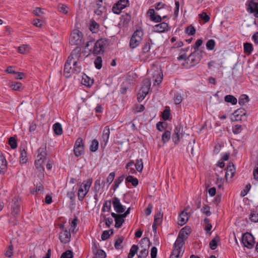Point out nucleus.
I'll list each match as a JSON object with an SVG mask.
<instances>
[{
	"label": "nucleus",
	"mask_w": 258,
	"mask_h": 258,
	"mask_svg": "<svg viewBox=\"0 0 258 258\" xmlns=\"http://www.w3.org/2000/svg\"><path fill=\"white\" fill-rule=\"evenodd\" d=\"M60 258H73V252L71 250H67L62 253Z\"/></svg>",
	"instance_id": "54"
},
{
	"label": "nucleus",
	"mask_w": 258,
	"mask_h": 258,
	"mask_svg": "<svg viewBox=\"0 0 258 258\" xmlns=\"http://www.w3.org/2000/svg\"><path fill=\"white\" fill-rule=\"evenodd\" d=\"M184 132L183 127L181 126H177L174 130V132L172 136V139L175 144H178L180 141V139L183 137Z\"/></svg>",
	"instance_id": "12"
},
{
	"label": "nucleus",
	"mask_w": 258,
	"mask_h": 258,
	"mask_svg": "<svg viewBox=\"0 0 258 258\" xmlns=\"http://www.w3.org/2000/svg\"><path fill=\"white\" fill-rule=\"evenodd\" d=\"M10 87L12 90L15 91H20L23 89V85L20 82H12L10 84Z\"/></svg>",
	"instance_id": "33"
},
{
	"label": "nucleus",
	"mask_w": 258,
	"mask_h": 258,
	"mask_svg": "<svg viewBox=\"0 0 258 258\" xmlns=\"http://www.w3.org/2000/svg\"><path fill=\"white\" fill-rule=\"evenodd\" d=\"M169 30L168 24L165 22L160 23L153 27V31L158 33H163Z\"/></svg>",
	"instance_id": "17"
},
{
	"label": "nucleus",
	"mask_w": 258,
	"mask_h": 258,
	"mask_svg": "<svg viewBox=\"0 0 258 258\" xmlns=\"http://www.w3.org/2000/svg\"><path fill=\"white\" fill-rule=\"evenodd\" d=\"M241 242L244 246L249 249L252 248L255 243L254 238L253 235L248 232L243 234L241 238Z\"/></svg>",
	"instance_id": "9"
},
{
	"label": "nucleus",
	"mask_w": 258,
	"mask_h": 258,
	"mask_svg": "<svg viewBox=\"0 0 258 258\" xmlns=\"http://www.w3.org/2000/svg\"><path fill=\"white\" fill-rule=\"evenodd\" d=\"M250 188H251L250 184V183L247 184L245 186V188L243 190L241 191V192L240 193L241 197H243L245 195H246L248 193V192L249 191V190H250Z\"/></svg>",
	"instance_id": "63"
},
{
	"label": "nucleus",
	"mask_w": 258,
	"mask_h": 258,
	"mask_svg": "<svg viewBox=\"0 0 258 258\" xmlns=\"http://www.w3.org/2000/svg\"><path fill=\"white\" fill-rule=\"evenodd\" d=\"M109 135L110 128L108 126H106L104 127L101 138V141L103 143H104V146H106L108 143Z\"/></svg>",
	"instance_id": "27"
},
{
	"label": "nucleus",
	"mask_w": 258,
	"mask_h": 258,
	"mask_svg": "<svg viewBox=\"0 0 258 258\" xmlns=\"http://www.w3.org/2000/svg\"><path fill=\"white\" fill-rule=\"evenodd\" d=\"M171 138V133L169 131H166L162 135V141L165 144L168 142Z\"/></svg>",
	"instance_id": "43"
},
{
	"label": "nucleus",
	"mask_w": 258,
	"mask_h": 258,
	"mask_svg": "<svg viewBox=\"0 0 258 258\" xmlns=\"http://www.w3.org/2000/svg\"><path fill=\"white\" fill-rule=\"evenodd\" d=\"M73 63L71 62H69L68 60L65 63L64 66V70L63 73L64 75L66 78H69L71 76V74L72 73H76L75 72V70H74V67L72 68V66Z\"/></svg>",
	"instance_id": "21"
},
{
	"label": "nucleus",
	"mask_w": 258,
	"mask_h": 258,
	"mask_svg": "<svg viewBox=\"0 0 258 258\" xmlns=\"http://www.w3.org/2000/svg\"><path fill=\"white\" fill-rule=\"evenodd\" d=\"M38 155L36 160L44 162L46 159L47 150L46 146L40 147L37 151Z\"/></svg>",
	"instance_id": "18"
},
{
	"label": "nucleus",
	"mask_w": 258,
	"mask_h": 258,
	"mask_svg": "<svg viewBox=\"0 0 258 258\" xmlns=\"http://www.w3.org/2000/svg\"><path fill=\"white\" fill-rule=\"evenodd\" d=\"M215 46V41L213 39L209 40L206 43L207 48L210 50H212L214 49Z\"/></svg>",
	"instance_id": "52"
},
{
	"label": "nucleus",
	"mask_w": 258,
	"mask_h": 258,
	"mask_svg": "<svg viewBox=\"0 0 258 258\" xmlns=\"http://www.w3.org/2000/svg\"><path fill=\"white\" fill-rule=\"evenodd\" d=\"M188 208H186L178 216V222L179 225L182 226L185 224L188 220L189 217L187 211Z\"/></svg>",
	"instance_id": "20"
},
{
	"label": "nucleus",
	"mask_w": 258,
	"mask_h": 258,
	"mask_svg": "<svg viewBox=\"0 0 258 258\" xmlns=\"http://www.w3.org/2000/svg\"><path fill=\"white\" fill-rule=\"evenodd\" d=\"M249 101L248 96L246 94L241 95L238 100V103L240 105H244Z\"/></svg>",
	"instance_id": "39"
},
{
	"label": "nucleus",
	"mask_w": 258,
	"mask_h": 258,
	"mask_svg": "<svg viewBox=\"0 0 258 258\" xmlns=\"http://www.w3.org/2000/svg\"><path fill=\"white\" fill-rule=\"evenodd\" d=\"M81 57V49L80 47H76L68 57L67 60L73 63L74 70L76 74H79L81 71L80 66H78V62Z\"/></svg>",
	"instance_id": "1"
},
{
	"label": "nucleus",
	"mask_w": 258,
	"mask_h": 258,
	"mask_svg": "<svg viewBox=\"0 0 258 258\" xmlns=\"http://www.w3.org/2000/svg\"><path fill=\"white\" fill-rule=\"evenodd\" d=\"M124 178L123 175L120 176L118 177L117 179H116L112 185V189L114 190H115L118 187L120 183L123 181Z\"/></svg>",
	"instance_id": "44"
},
{
	"label": "nucleus",
	"mask_w": 258,
	"mask_h": 258,
	"mask_svg": "<svg viewBox=\"0 0 258 258\" xmlns=\"http://www.w3.org/2000/svg\"><path fill=\"white\" fill-rule=\"evenodd\" d=\"M9 144L13 149H15L17 147V141L14 137H11L9 138Z\"/></svg>",
	"instance_id": "51"
},
{
	"label": "nucleus",
	"mask_w": 258,
	"mask_h": 258,
	"mask_svg": "<svg viewBox=\"0 0 258 258\" xmlns=\"http://www.w3.org/2000/svg\"><path fill=\"white\" fill-rule=\"evenodd\" d=\"M112 203L114 209L117 213H121L125 211V207L121 204L120 200L118 198L114 197L112 199Z\"/></svg>",
	"instance_id": "14"
},
{
	"label": "nucleus",
	"mask_w": 258,
	"mask_h": 258,
	"mask_svg": "<svg viewBox=\"0 0 258 258\" xmlns=\"http://www.w3.org/2000/svg\"><path fill=\"white\" fill-rule=\"evenodd\" d=\"M246 9L248 12L258 18V0L250 1Z\"/></svg>",
	"instance_id": "13"
},
{
	"label": "nucleus",
	"mask_w": 258,
	"mask_h": 258,
	"mask_svg": "<svg viewBox=\"0 0 258 258\" xmlns=\"http://www.w3.org/2000/svg\"><path fill=\"white\" fill-rule=\"evenodd\" d=\"M220 241V238L219 236L216 235L213 239L210 242L209 246L212 250L215 249Z\"/></svg>",
	"instance_id": "31"
},
{
	"label": "nucleus",
	"mask_w": 258,
	"mask_h": 258,
	"mask_svg": "<svg viewBox=\"0 0 258 258\" xmlns=\"http://www.w3.org/2000/svg\"><path fill=\"white\" fill-rule=\"evenodd\" d=\"M115 227L119 228L124 222V218L120 214L115 219Z\"/></svg>",
	"instance_id": "36"
},
{
	"label": "nucleus",
	"mask_w": 258,
	"mask_h": 258,
	"mask_svg": "<svg viewBox=\"0 0 258 258\" xmlns=\"http://www.w3.org/2000/svg\"><path fill=\"white\" fill-rule=\"evenodd\" d=\"M41 181H39V182H36L34 185L35 186V191H37L38 193L39 192H43L44 190V186L43 185V184L42 183V180H40Z\"/></svg>",
	"instance_id": "48"
},
{
	"label": "nucleus",
	"mask_w": 258,
	"mask_h": 258,
	"mask_svg": "<svg viewBox=\"0 0 258 258\" xmlns=\"http://www.w3.org/2000/svg\"><path fill=\"white\" fill-rule=\"evenodd\" d=\"M182 246L176 244V242H175L174 248L169 258H178L180 255Z\"/></svg>",
	"instance_id": "23"
},
{
	"label": "nucleus",
	"mask_w": 258,
	"mask_h": 258,
	"mask_svg": "<svg viewBox=\"0 0 258 258\" xmlns=\"http://www.w3.org/2000/svg\"><path fill=\"white\" fill-rule=\"evenodd\" d=\"M20 156L19 158L20 163L21 164H25L28 161V156L27 152L24 148H20Z\"/></svg>",
	"instance_id": "29"
},
{
	"label": "nucleus",
	"mask_w": 258,
	"mask_h": 258,
	"mask_svg": "<svg viewBox=\"0 0 258 258\" xmlns=\"http://www.w3.org/2000/svg\"><path fill=\"white\" fill-rule=\"evenodd\" d=\"M30 46L27 44L22 45L18 47L19 52L22 54H26L29 52Z\"/></svg>",
	"instance_id": "38"
},
{
	"label": "nucleus",
	"mask_w": 258,
	"mask_h": 258,
	"mask_svg": "<svg viewBox=\"0 0 258 258\" xmlns=\"http://www.w3.org/2000/svg\"><path fill=\"white\" fill-rule=\"evenodd\" d=\"M166 125L165 122L159 121L156 124V127L159 131L162 132L165 128Z\"/></svg>",
	"instance_id": "60"
},
{
	"label": "nucleus",
	"mask_w": 258,
	"mask_h": 258,
	"mask_svg": "<svg viewBox=\"0 0 258 258\" xmlns=\"http://www.w3.org/2000/svg\"><path fill=\"white\" fill-rule=\"evenodd\" d=\"M92 183V179H88L83 182L78 192V200L82 201L89 191Z\"/></svg>",
	"instance_id": "2"
},
{
	"label": "nucleus",
	"mask_w": 258,
	"mask_h": 258,
	"mask_svg": "<svg viewBox=\"0 0 258 258\" xmlns=\"http://www.w3.org/2000/svg\"><path fill=\"white\" fill-rule=\"evenodd\" d=\"M250 220L253 222H258V212H251L250 216Z\"/></svg>",
	"instance_id": "61"
},
{
	"label": "nucleus",
	"mask_w": 258,
	"mask_h": 258,
	"mask_svg": "<svg viewBox=\"0 0 258 258\" xmlns=\"http://www.w3.org/2000/svg\"><path fill=\"white\" fill-rule=\"evenodd\" d=\"M106 44L107 40L106 39H99L94 43L93 48L90 49V51L94 55L102 54Z\"/></svg>",
	"instance_id": "5"
},
{
	"label": "nucleus",
	"mask_w": 258,
	"mask_h": 258,
	"mask_svg": "<svg viewBox=\"0 0 258 258\" xmlns=\"http://www.w3.org/2000/svg\"><path fill=\"white\" fill-rule=\"evenodd\" d=\"M130 6L128 0H119L112 8V12L116 14H119L121 10Z\"/></svg>",
	"instance_id": "10"
},
{
	"label": "nucleus",
	"mask_w": 258,
	"mask_h": 258,
	"mask_svg": "<svg viewBox=\"0 0 258 258\" xmlns=\"http://www.w3.org/2000/svg\"><path fill=\"white\" fill-rule=\"evenodd\" d=\"M125 180L127 182L132 183V185L135 187L138 185V179L131 175L127 176Z\"/></svg>",
	"instance_id": "42"
},
{
	"label": "nucleus",
	"mask_w": 258,
	"mask_h": 258,
	"mask_svg": "<svg viewBox=\"0 0 258 258\" xmlns=\"http://www.w3.org/2000/svg\"><path fill=\"white\" fill-rule=\"evenodd\" d=\"M20 212V204L19 202V198L18 197H14L12 200V212L11 214L13 216H16Z\"/></svg>",
	"instance_id": "15"
},
{
	"label": "nucleus",
	"mask_w": 258,
	"mask_h": 258,
	"mask_svg": "<svg viewBox=\"0 0 258 258\" xmlns=\"http://www.w3.org/2000/svg\"><path fill=\"white\" fill-rule=\"evenodd\" d=\"M202 57L201 51L195 50L193 52L191 53L187 58L188 61L190 62V66H188L187 62H186V66L185 67L188 69L195 66L200 62Z\"/></svg>",
	"instance_id": "6"
},
{
	"label": "nucleus",
	"mask_w": 258,
	"mask_h": 258,
	"mask_svg": "<svg viewBox=\"0 0 258 258\" xmlns=\"http://www.w3.org/2000/svg\"><path fill=\"white\" fill-rule=\"evenodd\" d=\"M191 233V229L188 227L185 226L182 228L179 231L178 237L176 239L175 242L176 244L183 245L184 241L187 238L188 236Z\"/></svg>",
	"instance_id": "8"
},
{
	"label": "nucleus",
	"mask_w": 258,
	"mask_h": 258,
	"mask_svg": "<svg viewBox=\"0 0 258 258\" xmlns=\"http://www.w3.org/2000/svg\"><path fill=\"white\" fill-rule=\"evenodd\" d=\"M141 250L138 255L139 258H146L149 253V248L151 245V243L149 238H144L141 240L139 243Z\"/></svg>",
	"instance_id": "4"
},
{
	"label": "nucleus",
	"mask_w": 258,
	"mask_h": 258,
	"mask_svg": "<svg viewBox=\"0 0 258 258\" xmlns=\"http://www.w3.org/2000/svg\"><path fill=\"white\" fill-rule=\"evenodd\" d=\"M170 114V113L169 108H167V107H166V108L162 112V117L163 119L164 120L168 119L169 118Z\"/></svg>",
	"instance_id": "55"
},
{
	"label": "nucleus",
	"mask_w": 258,
	"mask_h": 258,
	"mask_svg": "<svg viewBox=\"0 0 258 258\" xmlns=\"http://www.w3.org/2000/svg\"><path fill=\"white\" fill-rule=\"evenodd\" d=\"M82 84L87 87H91L94 83V80L91 79L87 75H84L82 77Z\"/></svg>",
	"instance_id": "34"
},
{
	"label": "nucleus",
	"mask_w": 258,
	"mask_h": 258,
	"mask_svg": "<svg viewBox=\"0 0 258 258\" xmlns=\"http://www.w3.org/2000/svg\"><path fill=\"white\" fill-rule=\"evenodd\" d=\"M102 59L101 56H98L94 60V64L95 68L98 70L100 69L102 67Z\"/></svg>",
	"instance_id": "50"
},
{
	"label": "nucleus",
	"mask_w": 258,
	"mask_h": 258,
	"mask_svg": "<svg viewBox=\"0 0 258 258\" xmlns=\"http://www.w3.org/2000/svg\"><path fill=\"white\" fill-rule=\"evenodd\" d=\"M123 241V238L122 237L117 238L114 243V247L116 249H120L122 248L121 244Z\"/></svg>",
	"instance_id": "56"
},
{
	"label": "nucleus",
	"mask_w": 258,
	"mask_h": 258,
	"mask_svg": "<svg viewBox=\"0 0 258 258\" xmlns=\"http://www.w3.org/2000/svg\"><path fill=\"white\" fill-rule=\"evenodd\" d=\"M185 31L188 35H192L196 33V29L194 26L190 25L186 28Z\"/></svg>",
	"instance_id": "64"
},
{
	"label": "nucleus",
	"mask_w": 258,
	"mask_h": 258,
	"mask_svg": "<svg viewBox=\"0 0 258 258\" xmlns=\"http://www.w3.org/2000/svg\"><path fill=\"white\" fill-rule=\"evenodd\" d=\"M150 42L153 44L151 39L149 38L148 40L146 41L142 47V52L147 54V57H149L150 54L151 49Z\"/></svg>",
	"instance_id": "28"
},
{
	"label": "nucleus",
	"mask_w": 258,
	"mask_h": 258,
	"mask_svg": "<svg viewBox=\"0 0 258 258\" xmlns=\"http://www.w3.org/2000/svg\"><path fill=\"white\" fill-rule=\"evenodd\" d=\"M7 162L2 153L0 152V174H4L7 170Z\"/></svg>",
	"instance_id": "22"
},
{
	"label": "nucleus",
	"mask_w": 258,
	"mask_h": 258,
	"mask_svg": "<svg viewBox=\"0 0 258 258\" xmlns=\"http://www.w3.org/2000/svg\"><path fill=\"white\" fill-rule=\"evenodd\" d=\"M52 128L54 134L57 136L61 135L63 133L61 125L59 122L55 123L53 125Z\"/></svg>",
	"instance_id": "32"
},
{
	"label": "nucleus",
	"mask_w": 258,
	"mask_h": 258,
	"mask_svg": "<svg viewBox=\"0 0 258 258\" xmlns=\"http://www.w3.org/2000/svg\"><path fill=\"white\" fill-rule=\"evenodd\" d=\"M58 10L60 13L64 14H66L68 13V7L63 4L58 5Z\"/></svg>",
	"instance_id": "62"
},
{
	"label": "nucleus",
	"mask_w": 258,
	"mask_h": 258,
	"mask_svg": "<svg viewBox=\"0 0 258 258\" xmlns=\"http://www.w3.org/2000/svg\"><path fill=\"white\" fill-rule=\"evenodd\" d=\"M139 249V247L138 245L134 244L131 247L130 252L128 254L127 257L128 258H133L134 255L137 253L138 250Z\"/></svg>",
	"instance_id": "40"
},
{
	"label": "nucleus",
	"mask_w": 258,
	"mask_h": 258,
	"mask_svg": "<svg viewBox=\"0 0 258 258\" xmlns=\"http://www.w3.org/2000/svg\"><path fill=\"white\" fill-rule=\"evenodd\" d=\"M98 141L96 139L93 140L90 147V151L92 152L96 151L98 148Z\"/></svg>",
	"instance_id": "49"
},
{
	"label": "nucleus",
	"mask_w": 258,
	"mask_h": 258,
	"mask_svg": "<svg viewBox=\"0 0 258 258\" xmlns=\"http://www.w3.org/2000/svg\"><path fill=\"white\" fill-rule=\"evenodd\" d=\"M71 234L70 231L64 230L60 233L59 239L61 242L66 244L70 242Z\"/></svg>",
	"instance_id": "19"
},
{
	"label": "nucleus",
	"mask_w": 258,
	"mask_h": 258,
	"mask_svg": "<svg viewBox=\"0 0 258 258\" xmlns=\"http://www.w3.org/2000/svg\"><path fill=\"white\" fill-rule=\"evenodd\" d=\"M43 162L39 160H35V166L37 170V176L40 180H42L44 177V168L43 165Z\"/></svg>",
	"instance_id": "16"
},
{
	"label": "nucleus",
	"mask_w": 258,
	"mask_h": 258,
	"mask_svg": "<svg viewBox=\"0 0 258 258\" xmlns=\"http://www.w3.org/2000/svg\"><path fill=\"white\" fill-rule=\"evenodd\" d=\"M143 35L144 32L142 29L136 30L133 33L130 41V47L134 49L138 46L143 39Z\"/></svg>",
	"instance_id": "3"
},
{
	"label": "nucleus",
	"mask_w": 258,
	"mask_h": 258,
	"mask_svg": "<svg viewBox=\"0 0 258 258\" xmlns=\"http://www.w3.org/2000/svg\"><path fill=\"white\" fill-rule=\"evenodd\" d=\"M69 41L71 45H82L83 43L82 33L79 30H74L70 35Z\"/></svg>",
	"instance_id": "7"
},
{
	"label": "nucleus",
	"mask_w": 258,
	"mask_h": 258,
	"mask_svg": "<svg viewBox=\"0 0 258 258\" xmlns=\"http://www.w3.org/2000/svg\"><path fill=\"white\" fill-rule=\"evenodd\" d=\"M243 48L244 52L247 55L250 54L253 49L252 44L248 42H246L244 43Z\"/></svg>",
	"instance_id": "35"
},
{
	"label": "nucleus",
	"mask_w": 258,
	"mask_h": 258,
	"mask_svg": "<svg viewBox=\"0 0 258 258\" xmlns=\"http://www.w3.org/2000/svg\"><path fill=\"white\" fill-rule=\"evenodd\" d=\"M199 17L206 23L209 22L210 19V16L206 12H204L200 14Z\"/></svg>",
	"instance_id": "57"
},
{
	"label": "nucleus",
	"mask_w": 258,
	"mask_h": 258,
	"mask_svg": "<svg viewBox=\"0 0 258 258\" xmlns=\"http://www.w3.org/2000/svg\"><path fill=\"white\" fill-rule=\"evenodd\" d=\"M84 151V144L81 138H78L75 142L74 147V154L76 157L80 156Z\"/></svg>",
	"instance_id": "11"
},
{
	"label": "nucleus",
	"mask_w": 258,
	"mask_h": 258,
	"mask_svg": "<svg viewBox=\"0 0 258 258\" xmlns=\"http://www.w3.org/2000/svg\"><path fill=\"white\" fill-rule=\"evenodd\" d=\"M151 87V82L148 79H144L142 83V86L140 91H141L145 95L148 94Z\"/></svg>",
	"instance_id": "24"
},
{
	"label": "nucleus",
	"mask_w": 258,
	"mask_h": 258,
	"mask_svg": "<svg viewBox=\"0 0 258 258\" xmlns=\"http://www.w3.org/2000/svg\"><path fill=\"white\" fill-rule=\"evenodd\" d=\"M235 169L234 165L233 164L231 165V164L229 163L227 167V172L225 176L226 177L227 175L229 174V173H230L231 177L233 176L235 174Z\"/></svg>",
	"instance_id": "46"
},
{
	"label": "nucleus",
	"mask_w": 258,
	"mask_h": 258,
	"mask_svg": "<svg viewBox=\"0 0 258 258\" xmlns=\"http://www.w3.org/2000/svg\"><path fill=\"white\" fill-rule=\"evenodd\" d=\"M163 214L160 212H158L154 216V223L157 225H160L162 222Z\"/></svg>",
	"instance_id": "45"
},
{
	"label": "nucleus",
	"mask_w": 258,
	"mask_h": 258,
	"mask_svg": "<svg viewBox=\"0 0 258 258\" xmlns=\"http://www.w3.org/2000/svg\"><path fill=\"white\" fill-rule=\"evenodd\" d=\"M93 253L95 256L93 258H105L106 256V253L102 249H97V246L94 244L92 247Z\"/></svg>",
	"instance_id": "25"
},
{
	"label": "nucleus",
	"mask_w": 258,
	"mask_h": 258,
	"mask_svg": "<svg viewBox=\"0 0 258 258\" xmlns=\"http://www.w3.org/2000/svg\"><path fill=\"white\" fill-rule=\"evenodd\" d=\"M156 75H157V78L154 80V85L157 83V84L158 85L162 80L163 74L161 72H157Z\"/></svg>",
	"instance_id": "59"
},
{
	"label": "nucleus",
	"mask_w": 258,
	"mask_h": 258,
	"mask_svg": "<svg viewBox=\"0 0 258 258\" xmlns=\"http://www.w3.org/2000/svg\"><path fill=\"white\" fill-rule=\"evenodd\" d=\"M111 203L112 202L110 200L106 201L103 204L102 211L103 212H110L111 210Z\"/></svg>",
	"instance_id": "41"
},
{
	"label": "nucleus",
	"mask_w": 258,
	"mask_h": 258,
	"mask_svg": "<svg viewBox=\"0 0 258 258\" xmlns=\"http://www.w3.org/2000/svg\"><path fill=\"white\" fill-rule=\"evenodd\" d=\"M136 170L138 172H142L143 168V163L142 159H137L136 164H135Z\"/></svg>",
	"instance_id": "47"
},
{
	"label": "nucleus",
	"mask_w": 258,
	"mask_h": 258,
	"mask_svg": "<svg viewBox=\"0 0 258 258\" xmlns=\"http://www.w3.org/2000/svg\"><path fill=\"white\" fill-rule=\"evenodd\" d=\"M99 26V25L94 20L92 19L90 21L89 29L93 33H96L98 31Z\"/></svg>",
	"instance_id": "30"
},
{
	"label": "nucleus",
	"mask_w": 258,
	"mask_h": 258,
	"mask_svg": "<svg viewBox=\"0 0 258 258\" xmlns=\"http://www.w3.org/2000/svg\"><path fill=\"white\" fill-rule=\"evenodd\" d=\"M224 100L226 102L231 103L232 105H235L237 102L236 97L231 95H227L225 96Z\"/></svg>",
	"instance_id": "37"
},
{
	"label": "nucleus",
	"mask_w": 258,
	"mask_h": 258,
	"mask_svg": "<svg viewBox=\"0 0 258 258\" xmlns=\"http://www.w3.org/2000/svg\"><path fill=\"white\" fill-rule=\"evenodd\" d=\"M242 126L240 124H236L233 126L232 131L234 134H238L241 132Z\"/></svg>",
	"instance_id": "58"
},
{
	"label": "nucleus",
	"mask_w": 258,
	"mask_h": 258,
	"mask_svg": "<svg viewBox=\"0 0 258 258\" xmlns=\"http://www.w3.org/2000/svg\"><path fill=\"white\" fill-rule=\"evenodd\" d=\"M233 115L234 117V120H239L241 119V117L246 115V111L243 108H240L235 110Z\"/></svg>",
	"instance_id": "26"
},
{
	"label": "nucleus",
	"mask_w": 258,
	"mask_h": 258,
	"mask_svg": "<svg viewBox=\"0 0 258 258\" xmlns=\"http://www.w3.org/2000/svg\"><path fill=\"white\" fill-rule=\"evenodd\" d=\"M182 101V97L180 94L176 93L174 96V103L176 105L179 104Z\"/></svg>",
	"instance_id": "53"
}]
</instances>
